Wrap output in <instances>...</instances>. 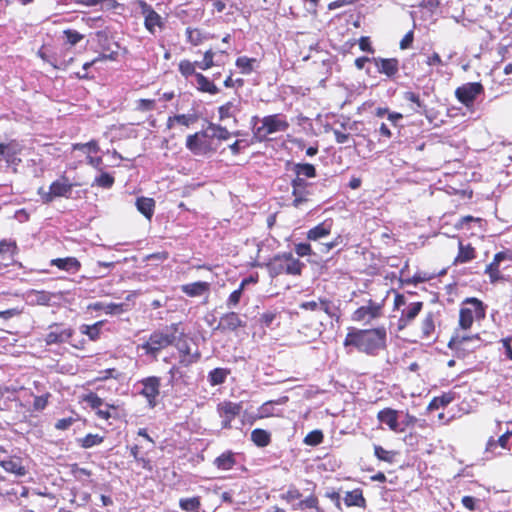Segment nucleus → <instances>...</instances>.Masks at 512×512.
<instances>
[{
    "label": "nucleus",
    "instance_id": "obj_1",
    "mask_svg": "<svg viewBox=\"0 0 512 512\" xmlns=\"http://www.w3.org/2000/svg\"><path fill=\"white\" fill-rule=\"evenodd\" d=\"M387 332L385 327L374 329H358L349 332L344 346H354L360 352L375 356L386 347Z\"/></svg>",
    "mask_w": 512,
    "mask_h": 512
},
{
    "label": "nucleus",
    "instance_id": "obj_2",
    "mask_svg": "<svg viewBox=\"0 0 512 512\" xmlns=\"http://www.w3.org/2000/svg\"><path fill=\"white\" fill-rule=\"evenodd\" d=\"M179 326V323H172L164 329L154 331L141 345L146 355L156 358L161 350L173 345L177 339Z\"/></svg>",
    "mask_w": 512,
    "mask_h": 512
},
{
    "label": "nucleus",
    "instance_id": "obj_3",
    "mask_svg": "<svg viewBox=\"0 0 512 512\" xmlns=\"http://www.w3.org/2000/svg\"><path fill=\"white\" fill-rule=\"evenodd\" d=\"M304 264L291 253H283L274 256L267 264L269 274L276 277L281 274L299 275Z\"/></svg>",
    "mask_w": 512,
    "mask_h": 512
},
{
    "label": "nucleus",
    "instance_id": "obj_4",
    "mask_svg": "<svg viewBox=\"0 0 512 512\" xmlns=\"http://www.w3.org/2000/svg\"><path fill=\"white\" fill-rule=\"evenodd\" d=\"M288 127L289 123L284 115L273 114L265 116L261 120V126L255 127L253 133L257 140L263 141L268 135L276 132H284Z\"/></svg>",
    "mask_w": 512,
    "mask_h": 512
},
{
    "label": "nucleus",
    "instance_id": "obj_5",
    "mask_svg": "<svg viewBox=\"0 0 512 512\" xmlns=\"http://www.w3.org/2000/svg\"><path fill=\"white\" fill-rule=\"evenodd\" d=\"M134 4L137 5L140 13L143 15L144 27L150 34L154 35L157 28L159 30L164 29V18L149 3L145 0H135Z\"/></svg>",
    "mask_w": 512,
    "mask_h": 512
},
{
    "label": "nucleus",
    "instance_id": "obj_6",
    "mask_svg": "<svg viewBox=\"0 0 512 512\" xmlns=\"http://www.w3.org/2000/svg\"><path fill=\"white\" fill-rule=\"evenodd\" d=\"M73 184L69 182L66 177L54 181L49 186V190L45 191L43 188L38 190V194L44 203H51L57 197L69 198L72 193Z\"/></svg>",
    "mask_w": 512,
    "mask_h": 512
},
{
    "label": "nucleus",
    "instance_id": "obj_7",
    "mask_svg": "<svg viewBox=\"0 0 512 512\" xmlns=\"http://www.w3.org/2000/svg\"><path fill=\"white\" fill-rule=\"evenodd\" d=\"M299 307L306 311H323L331 319H336L337 321L340 318L338 307L328 298L318 297L314 300L304 301L299 304Z\"/></svg>",
    "mask_w": 512,
    "mask_h": 512
},
{
    "label": "nucleus",
    "instance_id": "obj_8",
    "mask_svg": "<svg viewBox=\"0 0 512 512\" xmlns=\"http://www.w3.org/2000/svg\"><path fill=\"white\" fill-rule=\"evenodd\" d=\"M176 348L179 353V364L184 367L197 363L201 358V353L196 344L187 339L179 340Z\"/></svg>",
    "mask_w": 512,
    "mask_h": 512
},
{
    "label": "nucleus",
    "instance_id": "obj_9",
    "mask_svg": "<svg viewBox=\"0 0 512 512\" xmlns=\"http://www.w3.org/2000/svg\"><path fill=\"white\" fill-rule=\"evenodd\" d=\"M448 346L452 350H455L458 354L462 353L464 355L474 351L480 346V338L478 335L466 336L457 333L456 335L452 336Z\"/></svg>",
    "mask_w": 512,
    "mask_h": 512
},
{
    "label": "nucleus",
    "instance_id": "obj_10",
    "mask_svg": "<svg viewBox=\"0 0 512 512\" xmlns=\"http://www.w3.org/2000/svg\"><path fill=\"white\" fill-rule=\"evenodd\" d=\"M483 91L484 88L481 83L469 82L458 87L455 91V96L459 102L469 107Z\"/></svg>",
    "mask_w": 512,
    "mask_h": 512
},
{
    "label": "nucleus",
    "instance_id": "obj_11",
    "mask_svg": "<svg viewBox=\"0 0 512 512\" xmlns=\"http://www.w3.org/2000/svg\"><path fill=\"white\" fill-rule=\"evenodd\" d=\"M242 411V404L231 401H223L217 405V412L222 419V428H231V422Z\"/></svg>",
    "mask_w": 512,
    "mask_h": 512
},
{
    "label": "nucleus",
    "instance_id": "obj_12",
    "mask_svg": "<svg viewBox=\"0 0 512 512\" xmlns=\"http://www.w3.org/2000/svg\"><path fill=\"white\" fill-rule=\"evenodd\" d=\"M383 309V304L375 302L373 300H368L367 304L359 307L354 311L352 315V319L354 321H371L381 316Z\"/></svg>",
    "mask_w": 512,
    "mask_h": 512
},
{
    "label": "nucleus",
    "instance_id": "obj_13",
    "mask_svg": "<svg viewBox=\"0 0 512 512\" xmlns=\"http://www.w3.org/2000/svg\"><path fill=\"white\" fill-rule=\"evenodd\" d=\"M140 384L142 385L140 394L147 399L151 408L155 407L160 393V378L156 376L147 377L142 379Z\"/></svg>",
    "mask_w": 512,
    "mask_h": 512
},
{
    "label": "nucleus",
    "instance_id": "obj_14",
    "mask_svg": "<svg viewBox=\"0 0 512 512\" xmlns=\"http://www.w3.org/2000/svg\"><path fill=\"white\" fill-rule=\"evenodd\" d=\"M50 331L45 336L47 345L62 344L68 342L73 336L74 330L71 328H64L62 325L53 324L49 327Z\"/></svg>",
    "mask_w": 512,
    "mask_h": 512
},
{
    "label": "nucleus",
    "instance_id": "obj_15",
    "mask_svg": "<svg viewBox=\"0 0 512 512\" xmlns=\"http://www.w3.org/2000/svg\"><path fill=\"white\" fill-rule=\"evenodd\" d=\"M400 413L401 412L392 408H384L378 412L377 419L380 423L387 425L391 431L402 433L404 432V427H402L399 422Z\"/></svg>",
    "mask_w": 512,
    "mask_h": 512
},
{
    "label": "nucleus",
    "instance_id": "obj_16",
    "mask_svg": "<svg viewBox=\"0 0 512 512\" xmlns=\"http://www.w3.org/2000/svg\"><path fill=\"white\" fill-rule=\"evenodd\" d=\"M245 326L246 321L243 320L238 313L231 311L220 317V321L215 330H220L222 332L235 331L238 328H244Z\"/></svg>",
    "mask_w": 512,
    "mask_h": 512
},
{
    "label": "nucleus",
    "instance_id": "obj_17",
    "mask_svg": "<svg viewBox=\"0 0 512 512\" xmlns=\"http://www.w3.org/2000/svg\"><path fill=\"white\" fill-rule=\"evenodd\" d=\"M422 307L423 303L420 301L412 302L408 304L406 307H404L401 310V315L398 319V329L403 330L412 321H414L415 318L419 315L420 311L422 310Z\"/></svg>",
    "mask_w": 512,
    "mask_h": 512
},
{
    "label": "nucleus",
    "instance_id": "obj_18",
    "mask_svg": "<svg viewBox=\"0 0 512 512\" xmlns=\"http://www.w3.org/2000/svg\"><path fill=\"white\" fill-rule=\"evenodd\" d=\"M372 62L379 73L385 74L389 78L394 77L399 71V61L396 58L374 57Z\"/></svg>",
    "mask_w": 512,
    "mask_h": 512
},
{
    "label": "nucleus",
    "instance_id": "obj_19",
    "mask_svg": "<svg viewBox=\"0 0 512 512\" xmlns=\"http://www.w3.org/2000/svg\"><path fill=\"white\" fill-rule=\"evenodd\" d=\"M208 136L207 131H200L195 134L188 135L186 139L187 149L195 155L204 153L207 150V145L202 138H206Z\"/></svg>",
    "mask_w": 512,
    "mask_h": 512
},
{
    "label": "nucleus",
    "instance_id": "obj_20",
    "mask_svg": "<svg viewBox=\"0 0 512 512\" xmlns=\"http://www.w3.org/2000/svg\"><path fill=\"white\" fill-rule=\"evenodd\" d=\"M51 265L69 273H76L81 268V263L75 257L56 258L51 260Z\"/></svg>",
    "mask_w": 512,
    "mask_h": 512
},
{
    "label": "nucleus",
    "instance_id": "obj_21",
    "mask_svg": "<svg viewBox=\"0 0 512 512\" xmlns=\"http://www.w3.org/2000/svg\"><path fill=\"white\" fill-rule=\"evenodd\" d=\"M209 289L210 284L203 281L189 283L181 286L182 292L190 297L201 296L204 293L208 292Z\"/></svg>",
    "mask_w": 512,
    "mask_h": 512
},
{
    "label": "nucleus",
    "instance_id": "obj_22",
    "mask_svg": "<svg viewBox=\"0 0 512 512\" xmlns=\"http://www.w3.org/2000/svg\"><path fill=\"white\" fill-rule=\"evenodd\" d=\"M137 210L147 219H151L154 214L155 201L149 197H138L135 202Z\"/></svg>",
    "mask_w": 512,
    "mask_h": 512
},
{
    "label": "nucleus",
    "instance_id": "obj_23",
    "mask_svg": "<svg viewBox=\"0 0 512 512\" xmlns=\"http://www.w3.org/2000/svg\"><path fill=\"white\" fill-rule=\"evenodd\" d=\"M196 87L199 91L215 95L219 93L218 87L202 73L195 74Z\"/></svg>",
    "mask_w": 512,
    "mask_h": 512
},
{
    "label": "nucleus",
    "instance_id": "obj_24",
    "mask_svg": "<svg viewBox=\"0 0 512 512\" xmlns=\"http://www.w3.org/2000/svg\"><path fill=\"white\" fill-rule=\"evenodd\" d=\"M312 187H299L292 189V206L295 208L301 207L303 204L309 201V197L312 195Z\"/></svg>",
    "mask_w": 512,
    "mask_h": 512
},
{
    "label": "nucleus",
    "instance_id": "obj_25",
    "mask_svg": "<svg viewBox=\"0 0 512 512\" xmlns=\"http://www.w3.org/2000/svg\"><path fill=\"white\" fill-rule=\"evenodd\" d=\"M464 304L465 306L462 307V309L471 310V314H473L476 319H483L485 317V307L482 301L477 298H467Z\"/></svg>",
    "mask_w": 512,
    "mask_h": 512
},
{
    "label": "nucleus",
    "instance_id": "obj_26",
    "mask_svg": "<svg viewBox=\"0 0 512 512\" xmlns=\"http://www.w3.org/2000/svg\"><path fill=\"white\" fill-rule=\"evenodd\" d=\"M458 255L456 256L454 263H467L471 260H473L475 255V249L470 245H464L462 241H459L458 243Z\"/></svg>",
    "mask_w": 512,
    "mask_h": 512
},
{
    "label": "nucleus",
    "instance_id": "obj_27",
    "mask_svg": "<svg viewBox=\"0 0 512 512\" xmlns=\"http://www.w3.org/2000/svg\"><path fill=\"white\" fill-rule=\"evenodd\" d=\"M331 232V224L327 222H322L317 226L311 228L307 232V238L311 241H318L326 236H328Z\"/></svg>",
    "mask_w": 512,
    "mask_h": 512
},
{
    "label": "nucleus",
    "instance_id": "obj_28",
    "mask_svg": "<svg viewBox=\"0 0 512 512\" xmlns=\"http://www.w3.org/2000/svg\"><path fill=\"white\" fill-rule=\"evenodd\" d=\"M344 503L350 507V506H357V507H365L366 500L363 497L362 490L360 489H354L352 491H348L344 497Z\"/></svg>",
    "mask_w": 512,
    "mask_h": 512
},
{
    "label": "nucleus",
    "instance_id": "obj_29",
    "mask_svg": "<svg viewBox=\"0 0 512 512\" xmlns=\"http://www.w3.org/2000/svg\"><path fill=\"white\" fill-rule=\"evenodd\" d=\"M435 331V314L428 312L421 322V332L423 339H430Z\"/></svg>",
    "mask_w": 512,
    "mask_h": 512
},
{
    "label": "nucleus",
    "instance_id": "obj_30",
    "mask_svg": "<svg viewBox=\"0 0 512 512\" xmlns=\"http://www.w3.org/2000/svg\"><path fill=\"white\" fill-rule=\"evenodd\" d=\"M509 438H510L509 431H506L504 434H502L498 438V440H495L493 437H490L487 441L485 452L494 454L497 446H500L503 449H506L508 447Z\"/></svg>",
    "mask_w": 512,
    "mask_h": 512
},
{
    "label": "nucleus",
    "instance_id": "obj_31",
    "mask_svg": "<svg viewBox=\"0 0 512 512\" xmlns=\"http://www.w3.org/2000/svg\"><path fill=\"white\" fill-rule=\"evenodd\" d=\"M102 326L103 321H98L92 325L83 324L80 326V332L81 334L86 335L89 340L96 341L100 337Z\"/></svg>",
    "mask_w": 512,
    "mask_h": 512
},
{
    "label": "nucleus",
    "instance_id": "obj_32",
    "mask_svg": "<svg viewBox=\"0 0 512 512\" xmlns=\"http://www.w3.org/2000/svg\"><path fill=\"white\" fill-rule=\"evenodd\" d=\"M251 440L258 447H266L271 442V435L268 431L257 428L251 432Z\"/></svg>",
    "mask_w": 512,
    "mask_h": 512
},
{
    "label": "nucleus",
    "instance_id": "obj_33",
    "mask_svg": "<svg viewBox=\"0 0 512 512\" xmlns=\"http://www.w3.org/2000/svg\"><path fill=\"white\" fill-rule=\"evenodd\" d=\"M292 170L296 175L305 178H314L317 175L315 166L310 163H295Z\"/></svg>",
    "mask_w": 512,
    "mask_h": 512
},
{
    "label": "nucleus",
    "instance_id": "obj_34",
    "mask_svg": "<svg viewBox=\"0 0 512 512\" xmlns=\"http://www.w3.org/2000/svg\"><path fill=\"white\" fill-rule=\"evenodd\" d=\"M0 466L9 473H13L17 476H24L26 474V469L22 466L18 461L14 460H3L0 461Z\"/></svg>",
    "mask_w": 512,
    "mask_h": 512
},
{
    "label": "nucleus",
    "instance_id": "obj_35",
    "mask_svg": "<svg viewBox=\"0 0 512 512\" xmlns=\"http://www.w3.org/2000/svg\"><path fill=\"white\" fill-rule=\"evenodd\" d=\"M228 371L224 368H215L208 374V381L212 386L223 384L228 376Z\"/></svg>",
    "mask_w": 512,
    "mask_h": 512
},
{
    "label": "nucleus",
    "instance_id": "obj_36",
    "mask_svg": "<svg viewBox=\"0 0 512 512\" xmlns=\"http://www.w3.org/2000/svg\"><path fill=\"white\" fill-rule=\"evenodd\" d=\"M214 463L219 469L229 470L234 466L235 459L231 452H226L218 456Z\"/></svg>",
    "mask_w": 512,
    "mask_h": 512
},
{
    "label": "nucleus",
    "instance_id": "obj_37",
    "mask_svg": "<svg viewBox=\"0 0 512 512\" xmlns=\"http://www.w3.org/2000/svg\"><path fill=\"white\" fill-rule=\"evenodd\" d=\"M255 58H248L246 56L238 57L236 59V66L240 69L242 74H250L254 70Z\"/></svg>",
    "mask_w": 512,
    "mask_h": 512
},
{
    "label": "nucleus",
    "instance_id": "obj_38",
    "mask_svg": "<svg viewBox=\"0 0 512 512\" xmlns=\"http://www.w3.org/2000/svg\"><path fill=\"white\" fill-rule=\"evenodd\" d=\"M16 252L17 245L15 241L6 239L0 241V255L12 259Z\"/></svg>",
    "mask_w": 512,
    "mask_h": 512
},
{
    "label": "nucleus",
    "instance_id": "obj_39",
    "mask_svg": "<svg viewBox=\"0 0 512 512\" xmlns=\"http://www.w3.org/2000/svg\"><path fill=\"white\" fill-rule=\"evenodd\" d=\"M279 404V401H268L262 404L258 410L259 418H266L271 416H279V413L275 411V406Z\"/></svg>",
    "mask_w": 512,
    "mask_h": 512
},
{
    "label": "nucleus",
    "instance_id": "obj_40",
    "mask_svg": "<svg viewBox=\"0 0 512 512\" xmlns=\"http://www.w3.org/2000/svg\"><path fill=\"white\" fill-rule=\"evenodd\" d=\"M179 506L181 509L187 512H196L200 508V498L199 497H191V498H182L179 501Z\"/></svg>",
    "mask_w": 512,
    "mask_h": 512
},
{
    "label": "nucleus",
    "instance_id": "obj_41",
    "mask_svg": "<svg viewBox=\"0 0 512 512\" xmlns=\"http://www.w3.org/2000/svg\"><path fill=\"white\" fill-rule=\"evenodd\" d=\"M374 455L381 461L393 463L396 452L386 450L380 445H374Z\"/></svg>",
    "mask_w": 512,
    "mask_h": 512
},
{
    "label": "nucleus",
    "instance_id": "obj_42",
    "mask_svg": "<svg viewBox=\"0 0 512 512\" xmlns=\"http://www.w3.org/2000/svg\"><path fill=\"white\" fill-rule=\"evenodd\" d=\"M403 98L406 101L414 103L417 106L416 108L413 109L416 113L422 114V113L426 112V106L420 100V97H419L418 94H416V93H414L412 91H407V92L404 93Z\"/></svg>",
    "mask_w": 512,
    "mask_h": 512
},
{
    "label": "nucleus",
    "instance_id": "obj_43",
    "mask_svg": "<svg viewBox=\"0 0 512 512\" xmlns=\"http://www.w3.org/2000/svg\"><path fill=\"white\" fill-rule=\"evenodd\" d=\"M247 280L244 279L239 288L234 290L228 297L227 301H226V306L227 308L231 309V308H234L236 307L239 302H240V299H241V296H242V293H243V289H244V286L246 284Z\"/></svg>",
    "mask_w": 512,
    "mask_h": 512
},
{
    "label": "nucleus",
    "instance_id": "obj_44",
    "mask_svg": "<svg viewBox=\"0 0 512 512\" xmlns=\"http://www.w3.org/2000/svg\"><path fill=\"white\" fill-rule=\"evenodd\" d=\"M196 67H197L196 61L191 62L189 60H182L179 63L178 69L182 76H184L185 78H188L190 76L195 77V74L198 73L195 70Z\"/></svg>",
    "mask_w": 512,
    "mask_h": 512
},
{
    "label": "nucleus",
    "instance_id": "obj_45",
    "mask_svg": "<svg viewBox=\"0 0 512 512\" xmlns=\"http://www.w3.org/2000/svg\"><path fill=\"white\" fill-rule=\"evenodd\" d=\"M208 130L211 131V137L217 138L219 140H227L231 135V133L225 127L214 123L209 124Z\"/></svg>",
    "mask_w": 512,
    "mask_h": 512
},
{
    "label": "nucleus",
    "instance_id": "obj_46",
    "mask_svg": "<svg viewBox=\"0 0 512 512\" xmlns=\"http://www.w3.org/2000/svg\"><path fill=\"white\" fill-rule=\"evenodd\" d=\"M237 111H239V108L232 101H229L218 108L219 117L221 120L234 116L235 112Z\"/></svg>",
    "mask_w": 512,
    "mask_h": 512
},
{
    "label": "nucleus",
    "instance_id": "obj_47",
    "mask_svg": "<svg viewBox=\"0 0 512 512\" xmlns=\"http://www.w3.org/2000/svg\"><path fill=\"white\" fill-rule=\"evenodd\" d=\"M115 180L112 175L106 172H102L98 177L95 178L92 186H98L101 188L109 189L113 186Z\"/></svg>",
    "mask_w": 512,
    "mask_h": 512
},
{
    "label": "nucleus",
    "instance_id": "obj_48",
    "mask_svg": "<svg viewBox=\"0 0 512 512\" xmlns=\"http://www.w3.org/2000/svg\"><path fill=\"white\" fill-rule=\"evenodd\" d=\"M104 438L98 434H87L85 437L79 439L80 445L83 448H91L103 442Z\"/></svg>",
    "mask_w": 512,
    "mask_h": 512
},
{
    "label": "nucleus",
    "instance_id": "obj_49",
    "mask_svg": "<svg viewBox=\"0 0 512 512\" xmlns=\"http://www.w3.org/2000/svg\"><path fill=\"white\" fill-rule=\"evenodd\" d=\"M323 438L324 435L321 430H313L305 436L303 442L309 446H317L323 442Z\"/></svg>",
    "mask_w": 512,
    "mask_h": 512
},
{
    "label": "nucleus",
    "instance_id": "obj_50",
    "mask_svg": "<svg viewBox=\"0 0 512 512\" xmlns=\"http://www.w3.org/2000/svg\"><path fill=\"white\" fill-rule=\"evenodd\" d=\"M452 401V397L449 395H442L441 397H434L429 403L427 410L433 411L439 408L447 406Z\"/></svg>",
    "mask_w": 512,
    "mask_h": 512
},
{
    "label": "nucleus",
    "instance_id": "obj_51",
    "mask_svg": "<svg viewBox=\"0 0 512 512\" xmlns=\"http://www.w3.org/2000/svg\"><path fill=\"white\" fill-rule=\"evenodd\" d=\"M215 52L212 49L207 50L204 53L202 61H196L197 67L201 70H208L215 65L214 63Z\"/></svg>",
    "mask_w": 512,
    "mask_h": 512
},
{
    "label": "nucleus",
    "instance_id": "obj_52",
    "mask_svg": "<svg viewBox=\"0 0 512 512\" xmlns=\"http://www.w3.org/2000/svg\"><path fill=\"white\" fill-rule=\"evenodd\" d=\"M187 41L194 46H198L204 40V37L199 29L188 27L186 29Z\"/></svg>",
    "mask_w": 512,
    "mask_h": 512
},
{
    "label": "nucleus",
    "instance_id": "obj_53",
    "mask_svg": "<svg viewBox=\"0 0 512 512\" xmlns=\"http://www.w3.org/2000/svg\"><path fill=\"white\" fill-rule=\"evenodd\" d=\"M308 508H310V509L315 508L317 510V512H322L318 508V499L314 495H310L306 499L299 501L297 503V505L294 507V509H299V510H304V509H308Z\"/></svg>",
    "mask_w": 512,
    "mask_h": 512
},
{
    "label": "nucleus",
    "instance_id": "obj_54",
    "mask_svg": "<svg viewBox=\"0 0 512 512\" xmlns=\"http://www.w3.org/2000/svg\"><path fill=\"white\" fill-rule=\"evenodd\" d=\"M474 318L475 316L471 314V310H463L461 308L459 314V326L464 330L469 329L473 323Z\"/></svg>",
    "mask_w": 512,
    "mask_h": 512
},
{
    "label": "nucleus",
    "instance_id": "obj_55",
    "mask_svg": "<svg viewBox=\"0 0 512 512\" xmlns=\"http://www.w3.org/2000/svg\"><path fill=\"white\" fill-rule=\"evenodd\" d=\"M63 34L66 38V42L71 46L76 45L77 43H79L81 40L84 39L83 34L79 33L76 30H72V29L64 30Z\"/></svg>",
    "mask_w": 512,
    "mask_h": 512
},
{
    "label": "nucleus",
    "instance_id": "obj_56",
    "mask_svg": "<svg viewBox=\"0 0 512 512\" xmlns=\"http://www.w3.org/2000/svg\"><path fill=\"white\" fill-rule=\"evenodd\" d=\"M71 474L78 481H84V477H90L92 475L90 470L79 467L78 464L71 465Z\"/></svg>",
    "mask_w": 512,
    "mask_h": 512
},
{
    "label": "nucleus",
    "instance_id": "obj_57",
    "mask_svg": "<svg viewBox=\"0 0 512 512\" xmlns=\"http://www.w3.org/2000/svg\"><path fill=\"white\" fill-rule=\"evenodd\" d=\"M301 496L302 494L295 486H290L285 493L281 494V499L288 503H292L295 500H299Z\"/></svg>",
    "mask_w": 512,
    "mask_h": 512
},
{
    "label": "nucleus",
    "instance_id": "obj_58",
    "mask_svg": "<svg viewBox=\"0 0 512 512\" xmlns=\"http://www.w3.org/2000/svg\"><path fill=\"white\" fill-rule=\"evenodd\" d=\"M50 393H45L40 396H35L33 401V410L42 411L46 408L48 404V399L50 398Z\"/></svg>",
    "mask_w": 512,
    "mask_h": 512
},
{
    "label": "nucleus",
    "instance_id": "obj_59",
    "mask_svg": "<svg viewBox=\"0 0 512 512\" xmlns=\"http://www.w3.org/2000/svg\"><path fill=\"white\" fill-rule=\"evenodd\" d=\"M172 119H176L177 123L189 127L198 120V117L195 114H179L174 115Z\"/></svg>",
    "mask_w": 512,
    "mask_h": 512
},
{
    "label": "nucleus",
    "instance_id": "obj_60",
    "mask_svg": "<svg viewBox=\"0 0 512 512\" xmlns=\"http://www.w3.org/2000/svg\"><path fill=\"white\" fill-rule=\"evenodd\" d=\"M85 401L90 405L92 409L97 411L104 405V401L97 394L91 392L85 397Z\"/></svg>",
    "mask_w": 512,
    "mask_h": 512
},
{
    "label": "nucleus",
    "instance_id": "obj_61",
    "mask_svg": "<svg viewBox=\"0 0 512 512\" xmlns=\"http://www.w3.org/2000/svg\"><path fill=\"white\" fill-rule=\"evenodd\" d=\"M344 238L340 235H338L336 238H334L331 242L323 243L321 247V252L328 253L330 250L339 247L344 246Z\"/></svg>",
    "mask_w": 512,
    "mask_h": 512
},
{
    "label": "nucleus",
    "instance_id": "obj_62",
    "mask_svg": "<svg viewBox=\"0 0 512 512\" xmlns=\"http://www.w3.org/2000/svg\"><path fill=\"white\" fill-rule=\"evenodd\" d=\"M37 55L45 62L49 63L55 69H61L62 65L57 61L55 57L49 56L43 48H41Z\"/></svg>",
    "mask_w": 512,
    "mask_h": 512
},
{
    "label": "nucleus",
    "instance_id": "obj_63",
    "mask_svg": "<svg viewBox=\"0 0 512 512\" xmlns=\"http://www.w3.org/2000/svg\"><path fill=\"white\" fill-rule=\"evenodd\" d=\"M88 149L91 152L97 153L99 151V145L97 141L91 140L87 143H76L73 144V150H85Z\"/></svg>",
    "mask_w": 512,
    "mask_h": 512
},
{
    "label": "nucleus",
    "instance_id": "obj_64",
    "mask_svg": "<svg viewBox=\"0 0 512 512\" xmlns=\"http://www.w3.org/2000/svg\"><path fill=\"white\" fill-rule=\"evenodd\" d=\"M485 273H487L489 275L490 281L492 283H495L499 279L502 278L500 270H499V266L493 265V263H490L489 265H487V267L485 269Z\"/></svg>",
    "mask_w": 512,
    "mask_h": 512
}]
</instances>
